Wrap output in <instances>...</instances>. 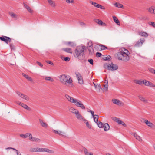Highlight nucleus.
<instances>
[{
    "instance_id": "nucleus-17",
    "label": "nucleus",
    "mask_w": 155,
    "mask_h": 155,
    "mask_svg": "<svg viewBox=\"0 0 155 155\" xmlns=\"http://www.w3.org/2000/svg\"><path fill=\"white\" fill-rule=\"evenodd\" d=\"M105 83H106V84L103 85L104 88H103L102 89V90L104 91H107L108 86V81L105 80Z\"/></svg>"
},
{
    "instance_id": "nucleus-46",
    "label": "nucleus",
    "mask_w": 155,
    "mask_h": 155,
    "mask_svg": "<svg viewBox=\"0 0 155 155\" xmlns=\"http://www.w3.org/2000/svg\"><path fill=\"white\" fill-rule=\"evenodd\" d=\"M97 7L98 8H100L101 9L104 10L105 9V8L104 6L99 4L97 5Z\"/></svg>"
},
{
    "instance_id": "nucleus-16",
    "label": "nucleus",
    "mask_w": 155,
    "mask_h": 155,
    "mask_svg": "<svg viewBox=\"0 0 155 155\" xmlns=\"http://www.w3.org/2000/svg\"><path fill=\"white\" fill-rule=\"evenodd\" d=\"M62 50L68 53H69L71 54L72 53V49L70 48H63L62 49Z\"/></svg>"
},
{
    "instance_id": "nucleus-34",
    "label": "nucleus",
    "mask_w": 155,
    "mask_h": 155,
    "mask_svg": "<svg viewBox=\"0 0 155 155\" xmlns=\"http://www.w3.org/2000/svg\"><path fill=\"white\" fill-rule=\"evenodd\" d=\"M139 35L142 36L147 37L148 36V34L145 32H141L140 33Z\"/></svg>"
},
{
    "instance_id": "nucleus-4",
    "label": "nucleus",
    "mask_w": 155,
    "mask_h": 155,
    "mask_svg": "<svg viewBox=\"0 0 155 155\" xmlns=\"http://www.w3.org/2000/svg\"><path fill=\"white\" fill-rule=\"evenodd\" d=\"M104 67L105 68L111 71L117 70L118 68L117 65L116 64H114L112 63L110 64H105Z\"/></svg>"
},
{
    "instance_id": "nucleus-60",
    "label": "nucleus",
    "mask_w": 155,
    "mask_h": 155,
    "mask_svg": "<svg viewBox=\"0 0 155 155\" xmlns=\"http://www.w3.org/2000/svg\"><path fill=\"white\" fill-rule=\"evenodd\" d=\"M132 135H133L136 139V138H137V136H138V135L136 133H133L132 134Z\"/></svg>"
},
{
    "instance_id": "nucleus-51",
    "label": "nucleus",
    "mask_w": 155,
    "mask_h": 155,
    "mask_svg": "<svg viewBox=\"0 0 155 155\" xmlns=\"http://www.w3.org/2000/svg\"><path fill=\"white\" fill-rule=\"evenodd\" d=\"M90 3L91 4L93 5L94 6L96 7H97V5L98 4L97 3L93 1H90Z\"/></svg>"
},
{
    "instance_id": "nucleus-61",
    "label": "nucleus",
    "mask_w": 155,
    "mask_h": 155,
    "mask_svg": "<svg viewBox=\"0 0 155 155\" xmlns=\"http://www.w3.org/2000/svg\"><path fill=\"white\" fill-rule=\"evenodd\" d=\"M112 119L114 120L117 122V121L118 120H119V118H117L116 117H112Z\"/></svg>"
},
{
    "instance_id": "nucleus-18",
    "label": "nucleus",
    "mask_w": 155,
    "mask_h": 155,
    "mask_svg": "<svg viewBox=\"0 0 155 155\" xmlns=\"http://www.w3.org/2000/svg\"><path fill=\"white\" fill-rule=\"evenodd\" d=\"M29 139L30 140L32 141L39 142L41 141V140L39 138L32 137L31 135L30 137H29Z\"/></svg>"
},
{
    "instance_id": "nucleus-64",
    "label": "nucleus",
    "mask_w": 155,
    "mask_h": 155,
    "mask_svg": "<svg viewBox=\"0 0 155 155\" xmlns=\"http://www.w3.org/2000/svg\"><path fill=\"white\" fill-rule=\"evenodd\" d=\"M43 148H40L38 147V152H43Z\"/></svg>"
},
{
    "instance_id": "nucleus-26",
    "label": "nucleus",
    "mask_w": 155,
    "mask_h": 155,
    "mask_svg": "<svg viewBox=\"0 0 155 155\" xmlns=\"http://www.w3.org/2000/svg\"><path fill=\"white\" fill-rule=\"evenodd\" d=\"M22 75L25 78H26L29 81H30L31 82H32L33 81L32 78L28 75H26L24 73H23Z\"/></svg>"
},
{
    "instance_id": "nucleus-52",
    "label": "nucleus",
    "mask_w": 155,
    "mask_h": 155,
    "mask_svg": "<svg viewBox=\"0 0 155 155\" xmlns=\"http://www.w3.org/2000/svg\"><path fill=\"white\" fill-rule=\"evenodd\" d=\"M88 46H90V47H93V44L92 42L91 41H90L88 43Z\"/></svg>"
},
{
    "instance_id": "nucleus-43",
    "label": "nucleus",
    "mask_w": 155,
    "mask_h": 155,
    "mask_svg": "<svg viewBox=\"0 0 155 155\" xmlns=\"http://www.w3.org/2000/svg\"><path fill=\"white\" fill-rule=\"evenodd\" d=\"M114 6L118 8H122L123 7V5L122 4L118 3L117 2H116L114 4Z\"/></svg>"
},
{
    "instance_id": "nucleus-3",
    "label": "nucleus",
    "mask_w": 155,
    "mask_h": 155,
    "mask_svg": "<svg viewBox=\"0 0 155 155\" xmlns=\"http://www.w3.org/2000/svg\"><path fill=\"white\" fill-rule=\"evenodd\" d=\"M60 81L64 84L67 83L71 84L72 82V80L70 76L65 74L60 75Z\"/></svg>"
},
{
    "instance_id": "nucleus-24",
    "label": "nucleus",
    "mask_w": 155,
    "mask_h": 155,
    "mask_svg": "<svg viewBox=\"0 0 155 155\" xmlns=\"http://www.w3.org/2000/svg\"><path fill=\"white\" fill-rule=\"evenodd\" d=\"M65 97L71 103H73V99H75L73 98L67 94H66L65 96Z\"/></svg>"
},
{
    "instance_id": "nucleus-29",
    "label": "nucleus",
    "mask_w": 155,
    "mask_h": 155,
    "mask_svg": "<svg viewBox=\"0 0 155 155\" xmlns=\"http://www.w3.org/2000/svg\"><path fill=\"white\" fill-rule=\"evenodd\" d=\"M30 152H38V147L31 148L29 150Z\"/></svg>"
},
{
    "instance_id": "nucleus-41",
    "label": "nucleus",
    "mask_w": 155,
    "mask_h": 155,
    "mask_svg": "<svg viewBox=\"0 0 155 155\" xmlns=\"http://www.w3.org/2000/svg\"><path fill=\"white\" fill-rule=\"evenodd\" d=\"M94 121L97 123L98 121L99 116L98 115H95L94 117H93Z\"/></svg>"
},
{
    "instance_id": "nucleus-49",
    "label": "nucleus",
    "mask_w": 155,
    "mask_h": 155,
    "mask_svg": "<svg viewBox=\"0 0 155 155\" xmlns=\"http://www.w3.org/2000/svg\"><path fill=\"white\" fill-rule=\"evenodd\" d=\"M46 152L48 153H53L54 151L53 150H49L47 148Z\"/></svg>"
},
{
    "instance_id": "nucleus-35",
    "label": "nucleus",
    "mask_w": 155,
    "mask_h": 155,
    "mask_svg": "<svg viewBox=\"0 0 155 155\" xmlns=\"http://www.w3.org/2000/svg\"><path fill=\"white\" fill-rule=\"evenodd\" d=\"M25 7L27 9V10L31 13L33 12V11L31 9L30 7L26 4H24Z\"/></svg>"
},
{
    "instance_id": "nucleus-38",
    "label": "nucleus",
    "mask_w": 155,
    "mask_h": 155,
    "mask_svg": "<svg viewBox=\"0 0 155 155\" xmlns=\"http://www.w3.org/2000/svg\"><path fill=\"white\" fill-rule=\"evenodd\" d=\"M83 121L84 123H85V124H86V126L89 128V129H91V125H90L89 124V122L87 121L86 120L84 119L83 120Z\"/></svg>"
},
{
    "instance_id": "nucleus-2",
    "label": "nucleus",
    "mask_w": 155,
    "mask_h": 155,
    "mask_svg": "<svg viewBox=\"0 0 155 155\" xmlns=\"http://www.w3.org/2000/svg\"><path fill=\"white\" fill-rule=\"evenodd\" d=\"M85 48L84 45L77 47L74 54V57L81 61L84 60L85 57L84 51Z\"/></svg>"
},
{
    "instance_id": "nucleus-14",
    "label": "nucleus",
    "mask_w": 155,
    "mask_h": 155,
    "mask_svg": "<svg viewBox=\"0 0 155 155\" xmlns=\"http://www.w3.org/2000/svg\"><path fill=\"white\" fill-rule=\"evenodd\" d=\"M94 20L95 22L98 23L99 25H106L105 23H103L102 21L101 20L97 19H94Z\"/></svg>"
},
{
    "instance_id": "nucleus-37",
    "label": "nucleus",
    "mask_w": 155,
    "mask_h": 155,
    "mask_svg": "<svg viewBox=\"0 0 155 155\" xmlns=\"http://www.w3.org/2000/svg\"><path fill=\"white\" fill-rule=\"evenodd\" d=\"M10 43L9 45L11 49L12 50H15V47L14 45V43L12 42Z\"/></svg>"
},
{
    "instance_id": "nucleus-20",
    "label": "nucleus",
    "mask_w": 155,
    "mask_h": 155,
    "mask_svg": "<svg viewBox=\"0 0 155 155\" xmlns=\"http://www.w3.org/2000/svg\"><path fill=\"white\" fill-rule=\"evenodd\" d=\"M31 135V134L30 133H27L24 134H20V136L23 138H25L28 137H30Z\"/></svg>"
},
{
    "instance_id": "nucleus-8",
    "label": "nucleus",
    "mask_w": 155,
    "mask_h": 155,
    "mask_svg": "<svg viewBox=\"0 0 155 155\" xmlns=\"http://www.w3.org/2000/svg\"><path fill=\"white\" fill-rule=\"evenodd\" d=\"M76 74L77 78L78 80V83L79 84L81 85L83 84L84 83V81L83 79V78L81 74L79 73L78 72L76 73Z\"/></svg>"
},
{
    "instance_id": "nucleus-39",
    "label": "nucleus",
    "mask_w": 155,
    "mask_h": 155,
    "mask_svg": "<svg viewBox=\"0 0 155 155\" xmlns=\"http://www.w3.org/2000/svg\"><path fill=\"white\" fill-rule=\"evenodd\" d=\"M117 122L119 124H121L124 127H126V125L125 123L122 121L120 120V119L118 120L117 121Z\"/></svg>"
},
{
    "instance_id": "nucleus-58",
    "label": "nucleus",
    "mask_w": 155,
    "mask_h": 155,
    "mask_svg": "<svg viewBox=\"0 0 155 155\" xmlns=\"http://www.w3.org/2000/svg\"><path fill=\"white\" fill-rule=\"evenodd\" d=\"M75 109L73 108L72 107H70L69 108V111L72 112V113H73V112H74V110Z\"/></svg>"
},
{
    "instance_id": "nucleus-36",
    "label": "nucleus",
    "mask_w": 155,
    "mask_h": 155,
    "mask_svg": "<svg viewBox=\"0 0 155 155\" xmlns=\"http://www.w3.org/2000/svg\"><path fill=\"white\" fill-rule=\"evenodd\" d=\"M98 46H100L101 47V50H105V48L107 49V47L103 45L100 44L99 45H96V47H98Z\"/></svg>"
},
{
    "instance_id": "nucleus-33",
    "label": "nucleus",
    "mask_w": 155,
    "mask_h": 155,
    "mask_svg": "<svg viewBox=\"0 0 155 155\" xmlns=\"http://www.w3.org/2000/svg\"><path fill=\"white\" fill-rule=\"evenodd\" d=\"M103 59L105 61H110L111 60V57L110 55H108L106 57L103 56L102 57Z\"/></svg>"
},
{
    "instance_id": "nucleus-53",
    "label": "nucleus",
    "mask_w": 155,
    "mask_h": 155,
    "mask_svg": "<svg viewBox=\"0 0 155 155\" xmlns=\"http://www.w3.org/2000/svg\"><path fill=\"white\" fill-rule=\"evenodd\" d=\"M137 138H136V139L137 140H138L139 141H142V138H141V137L138 135V136H137Z\"/></svg>"
},
{
    "instance_id": "nucleus-25",
    "label": "nucleus",
    "mask_w": 155,
    "mask_h": 155,
    "mask_svg": "<svg viewBox=\"0 0 155 155\" xmlns=\"http://www.w3.org/2000/svg\"><path fill=\"white\" fill-rule=\"evenodd\" d=\"M134 82L136 84H139L140 85H142V84H143V81H142L140 80H134Z\"/></svg>"
},
{
    "instance_id": "nucleus-6",
    "label": "nucleus",
    "mask_w": 155,
    "mask_h": 155,
    "mask_svg": "<svg viewBox=\"0 0 155 155\" xmlns=\"http://www.w3.org/2000/svg\"><path fill=\"white\" fill-rule=\"evenodd\" d=\"M73 103L77 106L83 109H85V107L83 104L80 101L78 100L77 99H73Z\"/></svg>"
},
{
    "instance_id": "nucleus-19",
    "label": "nucleus",
    "mask_w": 155,
    "mask_h": 155,
    "mask_svg": "<svg viewBox=\"0 0 155 155\" xmlns=\"http://www.w3.org/2000/svg\"><path fill=\"white\" fill-rule=\"evenodd\" d=\"M39 121L42 127L46 128L48 127V124L44 122L41 119H39Z\"/></svg>"
},
{
    "instance_id": "nucleus-62",
    "label": "nucleus",
    "mask_w": 155,
    "mask_h": 155,
    "mask_svg": "<svg viewBox=\"0 0 155 155\" xmlns=\"http://www.w3.org/2000/svg\"><path fill=\"white\" fill-rule=\"evenodd\" d=\"M88 112L91 113L92 116H93V117H94L95 115H94V112L93 111L91 110H90L89 111H88Z\"/></svg>"
},
{
    "instance_id": "nucleus-21",
    "label": "nucleus",
    "mask_w": 155,
    "mask_h": 155,
    "mask_svg": "<svg viewBox=\"0 0 155 155\" xmlns=\"http://www.w3.org/2000/svg\"><path fill=\"white\" fill-rule=\"evenodd\" d=\"M103 127L105 131H107L109 129L110 126L108 123H105L103 125Z\"/></svg>"
},
{
    "instance_id": "nucleus-1",
    "label": "nucleus",
    "mask_w": 155,
    "mask_h": 155,
    "mask_svg": "<svg viewBox=\"0 0 155 155\" xmlns=\"http://www.w3.org/2000/svg\"><path fill=\"white\" fill-rule=\"evenodd\" d=\"M130 53L128 51L124 48H123L121 51L117 52L116 57L118 60L124 62L128 61L130 59Z\"/></svg>"
},
{
    "instance_id": "nucleus-28",
    "label": "nucleus",
    "mask_w": 155,
    "mask_h": 155,
    "mask_svg": "<svg viewBox=\"0 0 155 155\" xmlns=\"http://www.w3.org/2000/svg\"><path fill=\"white\" fill-rule=\"evenodd\" d=\"M113 18L115 22L118 25H120V23L119 21L117 19V18L115 16H113Z\"/></svg>"
},
{
    "instance_id": "nucleus-12",
    "label": "nucleus",
    "mask_w": 155,
    "mask_h": 155,
    "mask_svg": "<svg viewBox=\"0 0 155 155\" xmlns=\"http://www.w3.org/2000/svg\"><path fill=\"white\" fill-rule=\"evenodd\" d=\"M52 131L55 134H58L59 135L62 136H65L66 133L64 132H63L61 131H58L54 130H53Z\"/></svg>"
},
{
    "instance_id": "nucleus-13",
    "label": "nucleus",
    "mask_w": 155,
    "mask_h": 155,
    "mask_svg": "<svg viewBox=\"0 0 155 155\" xmlns=\"http://www.w3.org/2000/svg\"><path fill=\"white\" fill-rule=\"evenodd\" d=\"M113 103L118 105L120 106L122 104V102L117 99H113L112 100Z\"/></svg>"
},
{
    "instance_id": "nucleus-11",
    "label": "nucleus",
    "mask_w": 155,
    "mask_h": 155,
    "mask_svg": "<svg viewBox=\"0 0 155 155\" xmlns=\"http://www.w3.org/2000/svg\"><path fill=\"white\" fill-rule=\"evenodd\" d=\"M144 122L146 124L148 127L152 129H155V125L149 121L147 120H144Z\"/></svg>"
},
{
    "instance_id": "nucleus-40",
    "label": "nucleus",
    "mask_w": 155,
    "mask_h": 155,
    "mask_svg": "<svg viewBox=\"0 0 155 155\" xmlns=\"http://www.w3.org/2000/svg\"><path fill=\"white\" fill-rule=\"evenodd\" d=\"M9 14L12 18H15V19H17V15L15 14H14L13 13L11 12L9 13Z\"/></svg>"
},
{
    "instance_id": "nucleus-47",
    "label": "nucleus",
    "mask_w": 155,
    "mask_h": 155,
    "mask_svg": "<svg viewBox=\"0 0 155 155\" xmlns=\"http://www.w3.org/2000/svg\"><path fill=\"white\" fill-rule=\"evenodd\" d=\"M95 88L96 89H97V90H98L99 91H100V89L102 90V89L101 86L100 84L98 85L97 86H95Z\"/></svg>"
},
{
    "instance_id": "nucleus-30",
    "label": "nucleus",
    "mask_w": 155,
    "mask_h": 155,
    "mask_svg": "<svg viewBox=\"0 0 155 155\" xmlns=\"http://www.w3.org/2000/svg\"><path fill=\"white\" fill-rule=\"evenodd\" d=\"M48 2L51 7H54L55 6V3L53 1L51 0H48Z\"/></svg>"
},
{
    "instance_id": "nucleus-31",
    "label": "nucleus",
    "mask_w": 155,
    "mask_h": 155,
    "mask_svg": "<svg viewBox=\"0 0 155 155\" xmlns=\"http://www.w3.org/2000/svg\"><path fill=\"white\" fill-rule=\"evenodd\" d=\"M45 79V80L49 81L51 82H53L54 81V80L53 78H52L51 77L48 76L43 77Z\"/></svg>"
},
{
    "instance_id": "nucleus-7",
    "label": "nucleus",
    "mask_w": 155,
    "mask_h": 155,
    "mask_svg": "<svg viewBox=\"0 0 155 155\" xmlns=\"http://www.w3.org/2000/svg\"><path fill=\"white\" fill-rule=\"evenodd\" d=\"M0 40L8 44V42H11V39L10 38L5 36L0 37Z\"/></svg>"
},
{
    "instance_id": "nucleus-44",
    "label": "nucleus",
    "mask_w": 155,
    "mask_h": 155,
    "mask_svg": "<svg viewBox=\"0 0 155 155\" xmlns=\"http://www.w3.org/2000/svg\"><path fill=\"white\" fill-rule=\"evenodd\" d=\"M155 9V8L153 7L150 8L149 9V11L151 13H154V11Z\"/></svg>"
},
{
    "instance_id": "nucleus-59",
    "label": "nucleus",
    "mask_w": 155,
    "mask_h": 155,
    "mask_svg": "<svg viewBox=\"0 0 155 155\" xmlns=\"http://www.w3.org/2000/svg\"><path fill=\"white\" fill-rule=\"evenodd\" d=\"M79 23L80 25L81 26H85L86 25V24L82 22H79Z\"/></svg>"
},
{
    "instance_id": "nucleus-54",
    "label": "nucleus",
    "mask_w": 155,
    "mask_h": 155,
    "mask_svg": "<svg viewBox=\"0 0 155 155\" xmlns=\"http://www.w3.org/2000/svg\"><path fill=\"white\" fill-rule=\"evenodd\" d=\"M148 86L150 87H155V85L153 84L152 83L150 82Z\"/></svg>"
},
{
    "instance_id": "nucleus-9",
    "label": "nucleus",
    "mask_w": 155,
    "mask_h": 155,
    "mask_svg": "<svg viewBox=\"0 0 155 155\" xmlns=\"http://www.w3.org/2000/svg\"><path fill=\"white\" fill-rule=\"evenodd\" d=\"M145 41V39L143 38H142L138 40L135 44L134 47H139L142 45L143 43Z\"/></svg>"
},
{
    "instance_id": "nucleus-45",
    "label": "nucleus",
    "mask_w": 155,
    "mask_h": 155,
    "mask_svg": "<svg viewBox=\"0 0 155 155\" xmlns=\"http://www.w3.org/2000/svg\"><path fill=\"white\" fill-rule=\"evenodd\" d=\"M97 124V125H98V127L101 128H102L103 127V123L101 122H97V123H96Z\"/></svg>"
},
{
    "instance_id": "nucleus-5",
    "label": "nucleus",
    "mask_w": 155,
    "mask_h": 155,
    "mask_svg": "<svg viewBox=\"0 0 155 155\" xmlns=\"http://www.w3.org/2000/svg\"><path fill=\"white\" fill-rule=\"evenodd\" d=\"M73 103L77 106L83 109H85V107L83 104L80 101L78 100L77 99H73Z\"/></svg>"
},
{
    "instance_id": "nucleus-50",
    "label": "nucleus",
    "mask_w": 155,
    "mask_h": 155,
    "mask_svg": "<svg viewBox=\"0 0 155 155\" xmlns=\"http://www.w3.org/2000/svg\"><path fill=\"white\" fill-rule=\"evenodd\" d=\"M148 24L152 26L155 28V23L153 22L150 21L148 22Z\"/></svg>"
},
{
    "instance_id": "nucleus-63",
    "label": "nucleus",
    "mask_w": 155,
    "mask_h": 155,
    "mask_svg": "<svg viewBox=\"0 0 155 155\" xmlns=\"http://www.w3.org/2000/svg\"><path fill=\"white\" fill-rule=\"evenodd\" d=\"M37 63L38 65H39L40 67H42L43 66V64L37 61Z\"/></svg>"
},
{
    "instance_id": "nucleus-57",
    "label": "nucleus",
    "mask_w": 155,
    "mask_h": 155,
    "mask_svg": "<svg viewBox=\"0 0 155 155\" xmlns=\"http://www.w3.org/2000/svg\"><path fill=\"white\" fill-rule=\"evenodd\" d=\"M102 55V54L100 52H97L96 53V56L97 57H100Z\"/></svg>"
},
{
    "instance_id": "nucleus-22",
    "label": "nucleus",
    "mask_w": 155,
    "mask_h": 155,
    "mask_svg": "<svg viewBox=\"0 0 155 155\" xmlns=\"http://www.w3.org/2000/svg\"><path fill=\"white\" fill-rule=\"evenodd\" d=\"M87 49L89 51V54L91 55L93 54L94 52L93 47H90V46H88Z\"/></svg>"
},
{
    "instance_id": "nucleus-23",
    "label": "nucleus",
    "mask_w": 155,
    "mask_h": 155,
    "mask_svg": "<svg viewBox=\"0 0 155 155\" xmlns=\"http://www.w3.org/2000/svg\"><path fill=\"white\" fill-rule=\"evenodd\" d=\"M21 106L23 107L25 109H26L27 110L30 111L31 110V108L28 106L27 105L25 104L22 103L21 104Z\"/></svg>"
},
{
    "instance_id": "nucleus-15",
    "label": "nucleus",
    "mask_w": 155,
    "mask_h": 155,
    "mask_svg": "<svg viewBox=\"0 0 155 155\" xmlns=\"http://www.w3.org/2000/svg\"><path fill=\"white\" fill-rule=\"evenodd\" d=\"M65 45L67 46H69L71 47H74L76 46V45L74 42L71 41L66 42Z\"/></svg>"
},
{
    "instance_id": "nucleus-32",
    "label": "nucleus",
    "mask_w": 155,
    "mask_h": 155,
    "mask_svg": "<svg viewBox=\"0 0 155 155\" xmlns=\"http://www.w3.org/2000/svg\"><path fill=\"white\" fill-rule=\"evenodd\" d=\"M76 115V117L79 120H83L84 119L81 115L79 112Z\"/></svg>"
},
{
    "instance_id": "nucleus-27",
    "label": "nucleus",
    "mask_w": 155,
    "mask_h": 155,
    "mask_svg": "<svg viewBox=\"0 0 155 155\" xmlns=\"http://www.w3.org/2000/svg\"><path fill=\"white\" fill-rule=\"evenodd\" d=\"M139 99L143 102L147 103V100L144 97H143L142 96H138Z\"/></svg>"
},
{
    "instance_id": "nucleus-42",
    "label": "nucleus",
    "mask_w": 155,
    "mask_h": 155,
    "mask_svg": "<svg viewBox=\"0 0 155 155\" xmlns=\"http://www.w3.org/2000/svg\"><path fill=\"white\" fill-rule=\"evenodd\" d=\"M150 81H147L146 79H144L143 81V84H144L145 86H148Z\"/></svg>"
},
{
    "instance_id": "nucleus-55",
    "label": "nucleus",
    "mask_w": 155,
    "mask_h": 155,
    "mask_svg": "<svg viewBox=\"0 0 155 155\" xmlns=\"http://www.w3.org/2000/svg\"><path fill=\"white\" fill-rule=\"evenodd\" d=\"M70 59V58L68 57H65L64 58V60L65 61H68Z\"/></svg>"
},
{
    "instance_id": "nucleus-56",
    "label": "nucleus",
    "mask_w": 155,
    "mask_h": 155,
    "mask_svg": "<svg viewBox=\"0 0 155 155\" xmlns=\"http://www.w3.org/2000/svg\"><path fill=\"white\" fill-rule=\"evenodd\" d=\"M88 61L89 62V63L91 65L93 64V60L92 59H88Z\"/></svg>"
},
{
    "instance_id": "nucleus-48",
    "label": "nucleus",
    "mask_w": 155,
    "mask_h": 155,
    "mask_svg": "<svg viewBox=\"0 0 155 155\" xmlns=\"http://www.w3.org/2000/svg\"><path fill=\"white\" fill-rule=\"evenodd\" d=\"M148 70L150 71L151 73H152L153 74L155 73V70L154 69L150 68H148Z\"/></svg>"
},
{
    "instance_id": "nucleus-10",
    "label": "nucleus",
    "mask_w": 155,
    "mask_h": 155,
    "mask_svg": "<svg viewBox=\"0 0 155 155\" xmlns=\"http://www.w3.org/2000/svg\"><path fill=\"white\" fill-rule=\"evenodd\" d=\"M16 93L19 96H20L21 98L25 99V100L27 101H28L29 100V98L27 96L25 95L18 91H16Z\"/></svg>"
}]
</instances>
